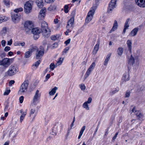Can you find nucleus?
<instances>
[{
	"mask_svg": "<svg viewBox=\"0 0 145 145\" xmlns=\"http://www.w3.org/2000/svg\"><path fill=\"white\" fill-rule=\"evenodd\" d=\"M3 2L4 4L5 5L8 7H9V5H10L9 0H4Z\"/></svg>",
	"mask_w": 145,
	"mask_h": 145,
	"instance_id": "nucleus-35",
	"label": "nucleus"
},
{
	"mask_svg": "<svg viewBox=\"0 0 145 145\" xmlns=\"http://www.w3.org/2000/svg\"><path fill=\"white\" fill-rule=\"evenodd\" d=\"M50 29L47 30L46 32L42 31L43 33V36L45 38H47L50 36Z\"/></svg>",
	"mask_w": 145,
	"mask_h": 145,
	"instance_id": "nucleus-19",
	"label": "nucleus"
},
{
	"mask_svg": "<svg viewBox=\"0 0 145 145\" xmlns=\"http://www.w3.org/2000/svg\"><path fill=\"white\" fill-rule=\"evenodd\" d=\"M20 42H17L14 43V45L15 46H20Z\"/></svg>",
	"mask_w": 145,
	"mask_h": 145,
	"instance_id": "nucleus-64",
	"label": "nucleus"
},
{
	"mask_svg": "<svg viewBox=\"0 0 145 145\" xmlns=\"http://www.w3.org/2000/svg\"><path fill=\"white\" fill-rule=\"evenodd\" d=\"M12 43V40L11 39L10 40L7 42V44L9 45H11Z\"/></svg>",
	"mask_w": 145,
	"mask_h": 145,
	"instance_id": "nucleus-60",
	"label": "nucleus"
},
{
	"mask_svg": "<svg viewBox=\"0 0 145 145\" xmlns=\"http://www.w3.org/2000/svg\"><path fill=\"white\" fill-rule=\"evenodd\" d=\"M24 97L23 96H21L19 98L20 102V103H22L23 102Z\"/></svg>",
	"mask_w": 145,
	"mask_h": 145,
	"instance_id": "nucleus-51",
	"label": "nucleus"
},
{
	"mask_svg": "<svg viewBox=\"0 0 145 145\" xmlns=\"http://www.w3.org/2000/svg\"><path fill=\"white\" fill-rule=\"evenodd\" d=\"M118 133H119L118 132L116 133L115 134V135L112 138V141H113V142L115 140V139L117 137V136L118 134Z\"/></svg>",
	"mask_w": 145,
	"mask_h": 145,
	"instance_id": "nucleus-44",
	"label": "nucleus"
},
{
	"mask_svg": "<svg viewBox=\"0 0 145 145\" xmlns=\"http://www.w3.org/2000/svg\"><path fill=\"white\" fill-rule=\"evenodd\" d=\"M7 28L5 27H4L3 28V31L4 33H5L7 31Z\"/></svg>",
	"mask_w": 145,
	"mask_h": 145,
	"instance_id": "nucleus-62",
	"label": "nucleus"
},
{
	"mask_svg": "<svg viewBox=\"0 0 145 145\" xmlns=\"http://www.w3.org/2000/svg\"><path fill=\"white\" fill-rule=\"evenodd\" d=\"M130 91L129 90H127L125 94V97H128L130 96Z\"/></svg>",
	"mask_w": 145,
	"mask_h": 145,
	"instance_id": "nucleus-46",
	"label": "nucleus"
},
{
	"mask_svg": "<svg viewBox=\"0 0 145 145\" xmlns=\"http://www.w3.org/2000/svg\"><path fill=\"white\" fill-rule=\"evenodd\" d=\"M33 26V24L31 21H27L25 22L24 24V27L26 32L28 33L32 29Z\"/></svg>",
	"mask_w": 145,
	"mask_h": 145,
	"instance_id": "nucleus-7",
	"label": "nucleus"
},
{
	"mask_svg": "<svg viewBox=\"0 0 145 145\" xmlns=\"http://www.w3.org/2000/svg\"><path fill=\"white\" fill-rule=\"evenodd\" d=\"M127 46L129 51L131 52L132 50V41L130 40H128L127 42Z\"/></svg>",
	"mask_w": 145,
	"mask_h": 145,
	"instance_id": "nucleus-21",
	"label": "nucleus"
},
{
	"mask_svg": "<svg viewBox=\"0 0 145 145\" xmlns=\"http://www.w3.org/2000/svg\"><path fill=\"white\" fill-rule=\"evenodd\" d=\"M79 86L82 90H84L86 89V86L84 84H81L79 85Z\"/></svg>",
	"mask_w": 145,
	"mask_h": 145,
	"instance_id": "nucleus-37",
	"label": "nucleus"
},
{
	"mask_svg": "<svg viewBox=\"0 0 145 145\" xmlns=\"http://www.w3.org/2000/svg\"><path fill=\"white\" fill-rule=\"evenodd\" d=\"M23 8L22 7H20L18 8H16L14 10V11L16 13H17L19 12H21L23 11Z\"/></svg>",
	"mask_w": 145,
	"mask_h": 145,
	"instance_id": "nucleus-36",
	"label": "nucleus"
},
{
	"mask_svg": "<svg viewBox=\"0 0 145 145\" xmlns=\"http://www.w3.org/2000/svg\"><path fill=\"white\" fill-rule=\"evenodd\" d=\"M69 7L67 5H65L64 7V11L66 13H67L68 12V8Z\"/></svg>",
	"mask_w": 145,
	"mask_h": 145,
	"instance_id": "nucleus-39",
	"label": "nucleus"
},
{
	"mask_svg": "<svg viewBox=\"0 0 145 145\" xmlns=\"http://www.w3.org/2000/svg\"><path fill=\"white\" fill-rule=\"evenodd\" d=\"M39 90H37L35 93V95L34 97L33 103L34 105H36V102L37 101L38 99L40 97V95L39 94Z\"/></svg>",
	"mask_w": 145,
	"mask_h": 145,
	"instance_id": "nucleus-11",
	"label": "nucleus"
},
{
	"mask_svg": "<svg viewBox=\"0 0 145 145\" xmlns=\"http://www.w3.org/2000/svg\"><path fill=\"white\" fill-rule=\"evenodd\" d=\"M136 4L141 7H145V0H135Z\"/></svg>",
	"mask_w": 145,
	"mask_h": 145,
	"instance_id": "nucleus-15",
	"label": "nucleus"
},
{
	"mask_svg": "<svg viewBox=\"0 0 145 145\" xmlns=\"http://www.w3.org/2000/svg\"><path fill=\"white\" fill-rule=\"evenodd\" d=\"M56 6L54 5H52L48 8V10L50 11L54 10L56 8Z\"/></svg>",
	"mask_w": 145,
	"mask_h": 145,
	"instance_id": "nucleus-31",
	"label": "nucleus"
},
{
	"mask_svg": "<svg viewBox=\"0 0 145 145\" xmlns=\"http://www.w3.org/2000/svg\"><path fill=\"white\" fill-rule=\"evenodd\" d=\"M111 55V54H110L106 56L104 61V65H105L106 66L107 65L109 60L110 59Z\"/></svg>",
	"mask_w": 145,
	"mask_h": 145,
	"instance_id": "nucleus-24",
	"label": "nucleus"
},
{
	"mask_svg": "<svg viewBox=\"0 0 145 145\" xmlns=\"http://www.w3.org/2000/svg\"><path fill=\"white\" fill-rule=\"evenodd\" d=\"M39 34H34L33 37L35 40H37L39 38Z\"/></svg>",
	"mask_w": 145,
	"mask_h": 145,
	"instance_id": "nucleus-49",
	"label": "nucleus"
},
{
	"mask_svg": "<svg viewBox=\"0 0 145 145\" xmlns=\"http://www.w3.org/2000/svg\"><path fill=\"white\" fill-rule=\"evenodd\" d=\"M61 58H59V60L57 61V64L58 65H60L62 63V62L63 59H62V60H61Z\"/></svg>",
	"mask_w": 145,
	"mask_h": 145,
	"instance_id": "nucleus-42",
	"label": "nucleus"
},
{
	"mask_svg": "<svg viewBox=\"0 0 145 145\" xmlns=\"http://www.w3.org/2000/svg\"><path fill=\"white\" fill-rule=\"evenodd\" d=\"M15 82V81L13 80H11L10 81L9 85V86H11L12 85L14 84Z\"/></svg>",
	"mask_w": 145,
	"mask_h": 145,
	"instance_id": "nucleus-61",
	"label": "nucleus"
},
{
	"mask_svg": "<svg viewBox=\"0 0 145 145\" xmlns=\"http://www.w3.org/2000/svg\"><path fill=\"white\" fill-rule=\"evenodd\" d=\"M135 62V59L131 55V57L129 60L128 64L130 65H133L134 63Z\"/></svg>",
	"mask_w": 145,
	"mask_h": 145,
	"instance_id": "nucleus-26",
	"label": "nucleus"
},
{
	"mask_svg": "<svg viewBox=\"0 0 145 145\" xmlns=\"http://www.w3.org/2000/svg\"><path fill=\"white\" fill-rule=\"evenodd\" d=\"M40 62V60H38L35 63V64L34 65L36 67H37Z\"/></svg>",
	"mask_w": 145,
	"mask_h": 145,
	"instance_id": "nucleus-53",
	"label": "nucleus"
},
{
	"mask_svg": "<svg viewBox=\"0 0 145 145\" xmlns=\"http://www.w3.org/2000/svg\"><path fill=\"white\" fill-rule=\"evenodd\" d=\"M31 29V32L33 34H39L41 32V31L38 28H32Z\"/></svg>",
	"mask_w": 145,
	"mask_h": 145,
	"instance_id": "nucleus-18",
	"label": "nucleus"
},
{
	"mask_svg": "<svg viewBox=\"0 0 145 145\" xmlns=\"http://www.w3.org/2000/svg\"><path fill=\"white\" fill-rule=\"evenodd\" d=\"M12 19L13 21L15 23L18 22L20 18V14H16L12 16Z\"/></svg>",
	"mask_w": 145,
	"mask_h": 145,
	"instance_id": "nucleus-14",
	"label": "nucleus"
},
{
	"mask_svg": "<svg viewBox=\"0 0 145 145\" xmlns=\"http://www.w3.org/2000/svg\"><path fill=\"white\" fill-rule=\"evenodd\" d=\"M95 66V62H93L90 66L89 68L87 70L86 72V73L84 76V80H85L89 76V75L91 73V72L92 71Z\"/></svg>",
	"mask_w": 145,
	"mask_h": 145,
	"instance_id": "nucleus-8",
	"label": "nucleus"
},
{
	"mask_svg": "<svg viewBox=\"0 0 145 145\" xmlns=\"http://www.w3.org/2000/svg\"><path fill=\"white\" fill-rule=\"evenodd\" d=\"M123 78L125 81L129 80V74L127 73H125L123 75Z\"/></svg>",
	"mask_w": 145,
	"mask_h": 145,
	"instance_id": "nucleus-30",
	"label": "nucleus"
},
{
	"mask_svg": "<svg viewBox=\"0 0 145 145\" xmlns=\"http://www.w3.org/2000/svg\"><path fill=\"white\" fill-rule=\"evenodd\" d=\"M118 24L116 20H115L114 21L113 26L110 31V33H111L112 31H114L115 30H116L118 28Z\"/></svg>",
	"mask_w": 145,
	"mask_h": 145,
	"instance_id": "nucleus-17",
	"label": "nucleus"
},
{
	"mask_svg": "<svg viewBox=\"0 0 145 145\" xmlns=\"http://www.w3.org/2000/svg\"><path fill=\"white\" fill-rule=\"evenodd\" d=\"M49 29L48 27V24L47 23L44 21L42 22L41 24L40 30L41 31L46 32L47 30Z\"/></svg>",
	"mask_w": 145,
	"mask_h": 145,
	"instance_id": "nucleus-12",
	"label": "nucleus"
},
{
	"mask_svg": "<svg viewBox=\"0 0 145 145\" xmlns=\"http://www.w3.org/2000/svg\"><path fill=\"white\" fill-rule=\"evenodd\" d=\"M36 3L39 8H41L43 6V2L41 0H36Z\"/></svg>",
	"mask_w": 145,
	"mask_h": 145,
	"instance_id": "nucleus-22",
	"label": "nucleus"
},
{
	"mask_svg": "<svg viewBox=\"0 0 145 145\" xmlns=\"http://www.w3.org/2000/svg\"><path fill=\"white\" fill-rule=\"evenodd\" d=\"M17 135V132L15 130H12L10 131L9 136L13 138L15 137Z\"/></svg>",
	"mask_w": 145,
	"mask_h": 145,
	"instance_id": "nucleus-27",
	"label": "nucleus"
},
{
	"mask_svg": "<svg viewBox=\"0 0 145 145\" xmlns=\"http://www.w3.org/2000/svg\"><path fill=\"white\" fill-rule=\"evenodd\" d=\"M25 116L21 115L20 116V122L21 123L23 120Z\"/></svg>",
	"mask_w": 145,
	"mask_h": 145,
	"instance_id": "nucleus-52",
	"label": "nucleus"
},
{
	"mask_svg": "<svg viewBox=\"0 0 145 145\" xmlns=\"http://www.w3.org/2000/svg\"><path fill=\"white\" fill-rule=\"evenodd\" d=\"M20 113L22 114L21 115L25 116L26 114V112H24L22 110H20Z\"/></svg>",
	"mask_w": 145,
	"mask_h": 145,
	"instance_id": "nucleus-55",
	"label": "nucleus"
},
{
	"mask_svg": "<svg viewBox=\"0 0 145 145\" xmlns=\"http://www.w3.org/2000/svg\"><path fill=\"white\" fill-rule=\"evenodd\" d=\"M29 84V82L28 80L25 81L21 85L19 93L21 94L26 92L27 90Z\"/></svg>",
	"mask_w": 145,
	"mask_h": 145,
	"instance_id": "nucleus-3",
	"label": "nucleus"
},
{
	"mask_svg": "<svg viewBox=\"0 0 145 145\" xmlns=\"http://www.w3.org/2000/svg\"><path fill=\"white\" fill-rule=\"evenodd\" d=\"M1 44L3 46H5V44L6 43V41L4 40H3L1 41Z\"/></svg>",
	"mask_w": 145,
	"mask_h": 145,
	"instance_id": "nucleus-59",
	"label": "nucleus"
},
{
	"mask_svg": "<svg viewBox=\"0 0 145 145\" xmlns=\"http://www.w3.org/2000/svg\"><path fill=\"white\" fill-rule=\"evenodd\" d=\"M8 20V18L6 16H0V23L3 22H5Z\"/></svg>",
	"mask_w": 145,
	"mask_h": 145,
	"instance_id": "nucleus-28",
	"label": "nucleus"
},
{
	"mask_svg": "<svg viewBox=\"0 0 145 145\" xmlns=\"http://www.w3.org/2000/svg\"><path fill=\"white\" fill-rule=\"evenodd\" d=\"M18 71V68L16 66L11 65L9 67L8 71L6 72L5 74L7 76H12Z\"/></svg>",
	"mask_w": 145,
	"mask_h": 145,
	"instance_id": "nucleus-2",
	"label": "nucleus"
},
{
	"mask_svg": "<svg viewBox=\"0 0 145 145\" xmlns=\"http://www.w3.org/2000/svg\"><path fill=\"white\" fill-rule=\"evenodd\" d=\"M54 0H45V2L47 3H50L53 2Z\"/></svg>",
	"mask_w": 145,
	"mask_h": 145,
	"instance_id": "nucleus-57",
	"label": "nucleus"
},
{
	"mask_svg": "<svg viewBox=\"0 0 145 145\" xmlns=\"http://www.w3.org/2000/svg\"><path fill=\"white\" fill-rule=\"evenodd\" d=\"M117 52L118 55L121 56L123 52V49L122 48L119 47L118 48L117 50Z\"/></svg>",
	"mask_w": 145,
	"mask_h": 145,
	"instance_id": "nucleus-29",
	"label": "nucleus"
},
{
	"mask_svg": "<svg viewBox=\"0 0 145 145\" xmlns=\"http://www.w3.org/2000/svg\"><path fill=\"white\" fill-rule=\"evenodd\" d=\"M37 112V111L36 110L35 108H32L30 110V116H31L32 115H33V114H34V113L36 114Z\"/></svg>",
	"mask_w": 145,
	"mask_h": 145,
	"instance_id": "nucleus-32",
	"label": "nucleus"
},
{
	"mask_svg": "<svg viewBox=\"0 0 145 145\" xmlns=\"http://www.w3.org/2000/svg\"><path fill=\"white\" fill-rule=\"evenodd\" d=\"M10 92V89H6L4 93V95H7Z\"/></svg>",
	"mask_w": 145,
	"mask_h": 145,
	"instance_id": "nucleus-45",
	"label": "nucleus"
},
{
	"mask_svg": "<svg viewBox=\"0 0 145 145\" xmlns=\"http://www.w3.org/2000/svg\"><path fill=\"white\" fill-rule=\"evenodd\" d=\"M46 10L45 8H43L41 9L39 12L38 16L41 20H42L45 15Z\"/></svg>",
	"mask_w": 145,
	"mask_h": 145,
	"instance_id": "nucleus-13",
	"label": "nucleus"
},
{
	"mask_svg": "<svg viewBox=\"0 0 145 145\" xmlns=\"http://www.w3.org/2000/svg\"><path fill=\"white\" fill-rule=\"evenodd\" d=\"M137 111L135 109V107H134L131 110V114H132V113H135L137 112Z\"/></svg>",
	"mask_w": 145,
	"mask_h": 145,
	"instance_id": "nucleus-58",
	"label": "nucleus"
},
{
	"mask_svg": "<svg viewBox=\"0 0 145 145\" xmlns=\"http://www.w3.org/2000/svg\"><path fill=\"white\" fill-rule=\"evenodd\" d=\"M83 106L84 108H86L87 110L89 109V108L88 106V104L85 102L83 105Z\"/></svg>",
	"mask_w": 145,
	"mask_h": 145,
	"instance_id": "nucleus-34",
	"label": "nucleus"
},
{
	"mask_svg": "<svg viewBox=\"0 0 145 145\" xmlns=\"http://www.w3.org/2000/svg\"><path fill=\"white\" fill-rule=\"evenodd\" d=\"M55 67V65L53 63H51L50 66V69L52 70L54 69Z\"/></svg>",
	"mask_w": 145,
	"mask_h": 145,
	"instance_id": "nucleus-38",
	"label": "nucleus"
},
{
	"mask_svg": "<svg viewBox=\"0 0 145 145\" xmlns=\"http://www.w3.org/2000/svg\"><path fill=\"white\" fill-rule=\"evenodd\" d=\"M117 0H111L108 4L107 8V13H111L113 9L116 8V3Z\"/></svg>",
	"mask_w": 145,
	"mask_h": 145,
	"instance_id": "nucleus-5",
	"label": "nucleus"
},
{
	"mask_svg": "<svg viewBox=\"0 0 145 145\" xmlns=\"http://www.w3.org/2000/svg\"><path fill=\"white\" fill-rule=\"evenodd\" d=\"M128 22H129V20H127L126 21V22L125 23V25L124 26V27L127 28L129 27V25H128Z\"/></svg>",
	"mask_w": 145,
	"mask_h": 145,
	"instance_id": "nucleus-43",
	"label": "nucleus"
},
{
	"mask_svg": "<svg viewBox=\"0 0 145 145\" xmlns=\"http://www.w3.org/2000/svg\"><path fill=\"white\" fill-rule=\"evenodd\" d=\"M137 117L138 118H142L144 117V115L142 112L140 110L137 111L136 113Z\"/></svg>",
	"mask_w": 145,
	"mask_h": 145,
	"instance_id": "nucleus-20",
	"label": "nucleus"
},
{
	"mask_svg": "<svg viewBox=\"0 0 145 145\" xmlns=\"http://www.w3.org/2000/svg\"><path fill=\"white\" fill-rule=\"evenodd\" d=\"M71 30L70 31L69 29H67L66 32L65 33V35H67L69 32H71Z\"/></svg>",
	"mask_w": 145,
	"mask_h": 145,
	"instance_id": "nucleus-63",
	"label": "nucleus"
},
{
	"mask_svg": "<svg viewBox=\"0 0 145 145\" xmlns=\"http://www.w3.org/2000/svg\"><path fill=\"white\" fill-rule=\"evenodd\" d=\"M99 44H97L94 47V48L93 51V54H96L99 48Z\"/></svg>",
	"mask_w": 145,
	"mask_h": 145,
	"instance_id": "nucleus-23",
	"label": "nucleus"
},
{
	"mask_svg": "<svg viewBox=\"0 0 145 145\" xmlns=\"http://www.w3.org/2000/svg\"><path fill=\"white\" fill-rule=\"evenodd\" d=\"M70 41L71 39H69L65 42V43L67 45L68 44L70 43Z\"/></svg>",
	"mask_w": 145,
	"mask_h": 145,
	"instance_id": "nucleus-56",
	"label": "nucleus"
},
{
	"mask_svg": "<svg viewBox=\"0 0 145 145\" xmlns=\"http://www.w3.org/2000/svg\"><path fill=\"white\" fill-rule=\"evenodd\" d=\"M57 88L55 87L53 88L52 89L51 91L49 92V94L50 95H54L56 92V90L57 89Z\"/></svg>",
	"mask_w": 145,
	"mask_h": 145,
	"instance_id": "nucleus-25",
	"label": "nucleus"
},
{
	"mask_svg": "<svg viewBox=\"0 0 145 145\" xmlns=\"http://www.w3.org/2000/svg\"><path fill=\"white\" fill-rule=\"evenodd\" d=\"M44 50V47L40 46L39 48H38L36 52V58L37 59H40L43 56Z\"/></svg>",
	"mask_w": 145,
	"mask_h": 145,
	"instance_id": "nucleus-6",
	"label": "nucleus"
},
{
	"mask_svg": "<svg viewBox=\"0 0 145 145\" xmlns=\"http://www.w3.org/2000/svg\"><path fill=\"white\" fill-rule=\"evenodd\" d=\"M92 99L91 97H89L88 98V100L86 102L88 104H90L91 102Z\"/></svg>",
	"mask_w": 145,
	"mask_h": 145,
	"instance_id": "nucleus-48",
	"label": "nucleus"
},
{
	"mask_svg": "<svg viewBox=\"0 0 145 145\" xmlns=\"http://www.w3.org/2000/svg\"><path fill=\"white\" fill-rule=\"evenodd\" d=\"M85 128H86V126H83L82 127V128L80 131V133L83 134V133L85 129Z\"/></svg>",
	"mask_w": 145,
	"mask_h": 145,
	"instance_id": "nucleus-40",
	"label": "nucleus"
},
{
	"mask_svg": "<svg viewBox=\"0 0 145 145\" xmlns=\"http://www.w3.org/2000/svg\"><path fill=\"white\" fill-rule=\"evenodd\" d=\"M58 46V43L57 42H55L52 45V48H57Z\"/></svg>",
	"mask_w": 145,
	"mask_h": 145,
	"instance_id": "nucleus-41",
	"label": "nucleus"
},
{
	"mask_svg": "<svg viewBox=\"0 0 145 145\" xmlns=\"http://www.w3.org/2000/svg\"><path fill=\"white\" fill-rule=\"evenodd\" d=\"M33 2V1H29L25 3L24 7V11L25 13L28 14L31 12Z\"/></svg>",
	"mask_w": 145,
	"mask_h": 145,
	"instance_id": "nucleus-4",
	"label": "nucleus"
},
{
	"mask_svg": "<svg viewBox=\"0 0 145 145\" xmlns=\"http://www.w3.org/2000/svg\"><path fill=\"white\" fill-rule=\"evenodd\" d=\"M51 39L52 40H55L57 39V37L55 35H52L50 37Z\"/></svg>",
	"mask_w": 145,
	"mask_h": 145,
	"instance_id": "nucleus-47",
	"label": "nucleus"
},
{
	"mask_svg": "<svg viewBox=\"0 0 145 145\" xmlns=\"http://www.w3.org/2000/svg\"><path fill=\"white\" fill-rule=\"evenodd\" d=\"M97 5H93L88 12L85 20V24H88L92 19L95 13V10L97 8Z\"/></svg>",
	"mask_w": 145,
	"mask_h": 145,
	"instance_id": "nucleus-1",
	"label": "nucleus"
},
{
	"mask_svg": "<svg viewBox=\"0 0 145 145\" xmlns=\"http://www.w3.org/2000/svg\"><path fill=\"white\" fill-rule=\"evenodd\" d=\"M10 65V59L5 58L2 60H0V65H3L5 67H7Z\"/></svg>",
	"mask_w": 145,
	"mask_h": 145,
	"instance_id": "nucleus-9",
	"label": "nucleus"
},
{
	"mask_svg": "<svg viewBox=\"0 0 145 145\" xmlns=\"http://www.w3.org/2000/svg\"><path fill=\"white\" fill-rule=\"evenodd\" d=\"M138 30V28L136 27L135 28L131 31L129 35L131 37L135 36L137 35Z\"/></svg>",
	"mask_w": 145,
	"mask_h": 145,
	"instance_id": "nucleus-16",
	"label": "nucleus"
},
{
	"mask_svg": "<svg viewBox=\"0 0 145 145\" xmlns=\"http://www.w3.org/2000/svg\"><path fill=\"white\" fill-rule=\"evenodd\" d=\"M74 18L72 17L68 22L66 27L67 29L71 28L72 29L74 27Z\"/></svg>",
	"mask_w": 145,
	"mask_h": 145,
	"instance_id": "nucleus-10",
	"label": "nucleus"
},
{
	"mask_svg": "<svg viewBox=\"0 0 145 145\" xmlns=\"http://www.w3.org/2000/svg\"><path fill=\"white\" fill-rule=\"evenodd\" d=\"M69 49V47H66L64 49V51L63 52V54H64V53H66L67 52V51H68Z\"/></svg>",
	"mask_w": 145,
	"mask_h": 145,
	"instance_id": "nucleus-50",
	"label": "nucleus"
},
{
	"mask_svg": "<svg viewBox=\"0 0 145 145\" xmlns=\"http://www.w3.org/2000/svg\"><path fill=\"white\" fill-rule=\"evenodd\" d=\"M31 55L29 52V51H27L25 54L24 57L25 58H29Z\"/></svg>",
	"mask_w": 145,
	"mask_h": 145,
	"instance_id": "nucleus-33",
	"label": "nucleus"
},
{
	"mask_svg": "<svg viewBox=\"0 0 145 145\" xmlns=\"http://www.w3.org/2000/svg\"><path fill=\"white\" fill-rule=\"evenodd\" d=\"M10 48L9 46H6L5 49L4 50L5 51L7 52L10 50Z\"/></svg>",
	"mask_w": 145,
	"mask_h": 145,
	"instance_id": "nucleus-54",
	"label": "nucleus"
}]
</instances>
